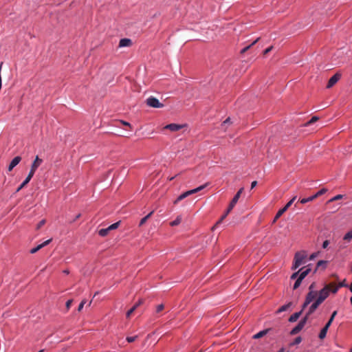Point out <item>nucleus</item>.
Here are the masks:
<instances>
[{"mask_svg": "<svg viewBox=\"0 0 352 352\" xmlns=\"http://www.w3.org/2000/svg\"><path fill=\"white\" fill-rule=\"evenodd\" d=\"M24 186H22V184L19 186V187L17 189V192L21 190Z\"/></svg>", "mask_w": 352, "mask_h": 352, "instance_id": "3c124183", "label": "nucleus"}, {"mask_svg": "<svg viewBox=\"0 0 352 352\" xmlns=\"http://www.w3.org/2000/svg\"><path fill=\"white\" fill-rule=\"evenodd\" d=\"M329 244V242L328 240L324 241L322 243V248L324 249L327 248L328 247Z\"/></svg>", "mask_w": 352, "mask_h": 352, "instance_id": "a18cd8bd", "label": "nucleus"}, {"mask_svg": "<svg viewBox=\"0 0 352 352\" xmlns=\"http://www.w3.org/2000/svg\"><path fill=\"white\" fill-rule=\"evenodd\" d=\"M286 310V305H282L278 310V312H282Z\"/></svg>", "mask_w": 352, "mask_h": 352, "instance_id": "c03bdc74", "label": "nucleus"}, {"mask_svg": "<svg viewBox=\"0 0 352 352\" xmlns=\"http://www.w3.org/2000/svg\"><path fill=\"white\" fill-rule=\"evenodd\" d=\"M231 123H232V122H231L230 118H228L227 119H226L221 124L222 127L221 130L226 131L227 126L230 124Z\"/></svg>", "mask_w": 352, "mask_h": 352, "instance_id": "412c9836", "label": "nucleus"}, {"mask_svg": "<svg viewBox=\"0 0 352 352\" xmlns=\"http://www.w3.org/2000/svg\"><path fill=\"white\" fill-rule=\"evenodd\" d=\"M120 223V221H118L116 223L111 224V226H109L108 227V230H109L111 231V230L117 229L118 228Z\"/></svg>", "mask_w": 352, "mask_h": 352, "instance_id": "7c9ffc66", "label": "nucleus"}, {"mask_svg": "<svg viewBox=\"0 0 352 352\" xmlns=\"http://www.w3.org/2000/svg\"><path fill=\"white\" fill-rule=\"evenodd\" d=\"M132 41L130 38H121L119 42V47H130L132 45Z\"/></svg>", "mask_w": 352, "mask_h": 352, "instance_id": "2eb2a0df", "label": "nucleus"}, {"mask_svg": "<svg viewBox=\"0 0 352 352\" xmlns=\"http://www.w3.org/2000/svg\"><path fill=\"white\" fill-rule=\"evenodd\" d=\"M260 38H257L256 39H255L251 44L248 45V46L245 47L244 48H243L240 53L241 54H244L245 52H246L248 50H249L253 45H254L258 41H259Z\"/></svg>", "mask_w": 352, "mask_h": 352, "instance_id": "6ab92c4d", "label": "nucleus"}, {"mask_svg": "<svg viewBox=\"0 0 352 352\" xmlns=\"http://www.w3.org/2000/svg\"><path fill=\"white\" fill-rule=\"evenodd\" d=\"M314 287H315V283H313L312 284H311V285L309 287V291H314Z\"/></svg>", "mask_w": 352, "mask_h": 352, "instance_id": "de8ad7c7", "label": "nucleus"}, {"mask_svg": "<svg viewBox=\"0 0 352 352\" xmlns=\"http://www.w3.org/2000/svg\"><path fill=\"white\" fill-rule=\"evenodd\" d=\"M333 284L327 285L323 289H322L318 294L317 300L320 302H322L329 295V293L332 292Z\"/></svg>", "mask_w": 352, "mask_h": 352, "instance_id": "423d86ee", "label": "nucleus"}, {"mask_svg": "<svg viewBox=\"0 0 352 352\" xmlns=\"http://www.w3.org/2000/svg\"><path fill=\"white\" fill-rule=\"evenodd\" d=\"M153 212L154 211L153 210L150 213H148L146 217L142 218L140 221L139 226H142V225H144L146 223V221L150 218V217L153 214Z\"/></svg>", "mask_w": 352, "mask_h": 352, "instance_id": "393cba45", "label": "nucleus"}, {"mask_svg": "<svg viewBox=\"0 0 352 352\" xmlns=\"http://www.w3.org/2000/svg\"><path fill=\"white\" fill-rule=\"evenodd\" d=\"M316 198V196H314V195L311 196V197H309L308 198H304V199H301L300 203L305 204V203H307L308 201H313Z\"/></svg>", "mask_w": 352, "mask_h": 352, "instance_id": "c756f323", "label": "nucleus"}, {"mask_svg": "<svg viewBox=\"0 0 352 352\" xmlns=\"http://www.w3.org/2000/svg\"><path fill=\"white\" fill-rule=\"evenodd\" d=\"M307 320V316H305L303 319H302L299 323L291 331V335H295L298 333L305 325L306 321Z\"/></svg>", "mask_w": 352, "mask_h": 352, "instance_id": "9d476101", "label": "nucleus"}, {"mask_svg": "<svg viewBox=\"0 0 352 352\" xmlns=\"http://www.w3.org/2000/svg\"><path fill=\"white\" fill-rule=\"evenodd\" d=\"M38 352H43V350H40Z\"/></svg>", "mask_w": 352, "mask_h": 352, "instance_id": "4d7b16f0", "label": "nucleus"}, {"mask_svg": "<svg viewBox=\"0 0 352 352\" xmlns=\"http://www.w3.org/2000/svg\"><path fill=\"white\" fill-rule=\"evenodd\" d=\"M80 214H78L77 216H76V219H78L80 217Z\"/></svg>", "mask_w": 352, "mask_h": 352, "instance_id": "5fc2aeb1", "label": "nucleus"}, {"mask_svg": "<svg viewBox=\"0 0 352 352\" xmlns=\"http://www.w3.org/2000/svg\"><path fill=\"white\" fill-rule=\"evenodd\" d=\"M340 77L341 74L339 73H336V74H334L329 80L328 83L327 85V88L329 89L332 87L340 80Z\"/></svg>", "mask_w": 352, "mask_h": 352, "instance_id": "f8f14e48", "label": "nucleus"}, {"mask_svg": "<svg viewBox=\"0 0 352 352\" xmlns=\"http://www.w3.org/2000/svg\"><path fill=\"white\" fill-rule=\"evenodd\" d=\"M316 256V254H312L311 256H310V258H309V260H313Z\"/></svg>", "mask_w": 352, "mask_h": 352, "instance_id": "8fccbe9b", "label": "nucleus"}, {"mask_svg": "<svg viewBox=\"0 0 352 352\" xmlns=\"http://www.w3.org/2000/svg\"><path fill=\"white\" fill-rule=\"evenodd\" d=\"M319 120V118L318 116H313L310 120L307 122L304 126H309L312 124L313 123L317 122Z\"/></svg>", "mask_w": 352, "mask_h": 352, "instance_id": "c85d7f7f", "label": "nucleus"}, {"mask_svg": "<svg viewBox=\"0 0 352 352\" xmlns=\"http://www.w3.org/2000/svg\"><path fill=\"white\" fill-rule=\"evenodd\" d=\"M164 308V306L163 304H160L159 305L157 306L156 307V312L157 313H160V311H162Z\"/></svg>", "mask_w": 352, "mask_h": 352, "instance_id": "58836bf2", "label": "nucleus"}, {"mask_svg": "<svg viewBox=\"0 0 352 352\" xmlns=\"http://www.w3.org/2000/svg\"><path fill=\"white\" fill-rule=\"evenodd\" d=\"M286 212V205L285 206H283L278 212L277 214H276L274 220H273V223H275L279 218L285 212Z\"/></svg>", "mask_w": 352, "mask_h": 352, "instance_id": "aec40b11", "label": "nucleus"}, {"mask_svg": "<svg viewBox=\"0 0 352 352\" xmlns=\"http://www.w3.org/2000/svg\"><path fill=\"white\" fill-rule=\"evenodd\" d=\"M300 314H301V312H300H300H296V313H295V314H292V315L289 317V322H296V321L299 318V317H300Z\"/></svg>", "mask_w": 352, "mask_h": 352, "instance_id": "5701e85b", "label": "nucleus"}, {"mask_svg": "<svg viewBox=\"0 0 352 352\" xmlns=\"http://www.w3.org/2000/svg\"><path fill=\"white\" fill-rule=\"evenodd\" d=\"M146 105L149 107L159 109L164 107V104L154 96H150L145 101Z\"/></svg>", "mask_w": 352, "mask_h": 352, "instance_id": "6e6552de", "label": "nucleus"}, {"mask_svg": "<svg viewBox=\"0 0 352 352\" xmlns=\"http://www.w3.org/2000/svg\"><path fill=\"white\" fill-rule=\"evenodd\" d=\"M85 303H86V300H82V302L80 303V305H78V311H80L82 309Z\"/></svg>", "mask_w": 352, "mask_h": 352, "instance_id": "4c0bfd02", "label": "nucleus"}, {"mask_svg": "<svg viewBox=\"0 0 352 352\" xmlns=\"http://www.w3.org/2000/svg\"><path fill=\"white\" fill-rule=\"evenodd\" d=\"M332 284L333 285V286H332V287H333L332 293H333V294H336L338 292L339 287L347 286V285L345 283V280H344L343 281L340 283L338 285H336L334 283H332Z\"/></svg>", "mask_w": 352, "mask_h": 352, "instance_id": "a211bd4d", "label": "nucleus"}, {"mask_svg": "<svg viewBox=\"0 0 352 352\" xmlns=\"http://www.w3.org/2000/svg\"><path fill=\"white\" fill-rule=\"evenodd\" d=\"M143 303V300L140 299L135 305L134 306L138 308L140 305H141Z\"/></svg>", "mask_w": 352, "mask_h": 352, "instance_id": "37998d69", "label": "nucleus"}, {"mask_svg": "<svg viewBox=\"0 0 352 352\" xmlns=\"http://www.w3.org/2000/svg\"><path fill=\"white\" fill-rule=\"evenodd\" d=\"M326 265H327V261H319L317 263V268H319L320 267H322L323 268H325Z\"/></svg>", "mask_w": 352, "mask_h": 352, "instance_id": "473e14b6", "label": "nucleus"}, {"mask_svg": "<svg viewBox=\"0 0 352 352\" xmlns=\"http://www.w3.org/2000/svg\"><path fill=\"white\" fill-rule=\"evenodd\" d=\"M307 256V253L306 251L302 250L297 252L294 256V263L292 266V270H296L300 265L305 264L306 263Z\"/></svg>", "mask_w": 352, "mask_h": 352, "instance_id": "20e7f679", "label": "nucleus"}, {"mask_svg": "<svg viewBox=\"0 0 352 352\" xmlns=\"http://www.w3.org/2000/svg\"><path fill=\"white\" fill-rule=\"evenodd\" d=\"M256 185H257V182L256 181L252 182V184H251V189L254 188Z\"/></svg>", "mask_w": 352, "mask_h": 352, "instance_id": "49530a36", "label": "nucleus"}, {"mask_svg": "<svg viewBox=\"0 0 352 352\" xmlns=\"http://www.w3.org/2000/svg\"><path fill=\"white\" fill-rule=\"evenodd\" d=\"M318 293L314 291H309V292L307 294L306 299L304 303V307L309 305L311 301H313L316 297L317 296Z\"/></svg>", "mask_w": 352, "mask_h": 352, "instance_id": "ddd939ff", "label": "nucleus"}, {"mask_svg": "<svg viewBox=\"0 0 352 352\" xmlns=\"http://www.w3.org/2000/svg\"><path fill=\"white\" fill-rule=\"evenodd\" d=\"M294 200V198L292 199L291 201H289V202H287V208L292 204L293 201Z\"/></svg>", "mask_w": 352, "mask_h": 352, "instance_id": "09e8293b", "label": "nucleus"}, {"mask_svg": "<svg viewBox=\"0 0 352 352\" xmlns=\"http://www.w3.org/2000/svg\"><path fill=\"white\" fill-rule=\"evenodd\" d=\"M350 301H351V305H352V296H351V298H350Z\"/></svg>", "mask_w": 352, "mask_h": 352, "instance_id": "6e6d98bb", "label": "nucleus"}, {"mask_svg": "<svg viewBox=\"0 0 352 352\" xmlns=\"http://www.w3.org/2000/svg\"><path fill=\"white\" fill-rule=\"evenodd\" d=\"M273 49V46H270L269 47H267V49H265L263 54L264 56H265L266 54H267L269 52H270L272 51V50Z\"/></svg>", "mask_w": 352, "mask_h": 352, "instance_id": "a19ab883", "label": "nucleus"}, {"mask_svg": "<svg viewBox=\"0 0 352 352\" xmlns=\"http://www.w3.org/2000/svg\"><path fill=\"white\" fill-rule=\"evenodd\" d=\"M42 162L43 160L39 158L38 156H36L31 166L30 173H32L33 175H34L36 170L38 168V166H41Z\"/></svg>", "mask_w": 352, "mask_h": 352, "instance_id": "9b49d317", "label": "nucleus"}, {"mask_svg": "<svg viewBox=\"0 0 352 352\" xmlns=\"http://www.w3.org/2000/svg\"><path fill=\"white\" fill-rule=\"evenodd\" d=\"M51 241H52V239H48V240L44 241L43 243L37 245L36 248H34L31 249L30 252L31 254H34V253L37 252L41 248H43V247L47 245Z\"/></svg>", "mask_w": 352, "mask_h": 352, "instance_id": "4468645a", "label": "nucleus"}, {"mask_svg": "<svg viewBox=\"0 0 352 352\" xmlns=\"http://www.w3.org/2000/svg\"><path fill=\"white\" fill-rule=\"evenodd\" d=\"M321 303L322 302L316 299V301L310 306L306 316L308 317L309 315L313 314Z\"/></svg>", "mask_w": 352, "mask_h": 352, "instance_id": "f3484780", "label": "nucleus"}, {"mask_svg": "<svg viewBox=\"0 0 352 352\" xmlns=\"http://www.w3.org/2000/svg\"><path fill=\"white\" fill-rule=\"evenodd\" d=\"M284 351V349L282 348L281 349H280V351L278 352H283Z\"/></svg>", "mask_w": 352, "mask_h": 352, "instance_id": "864d4df0", "label": "nucleus"}, {"mask_svg": "<svg viewBox=\"0 0 352 352\" xmlns=\"http://www.w3.org/2000/svg\"><path fill=\"white\" fill-rule=\"evenodd\" d=\"M243 190V188H241L234 195L233 199H232L231 202L230 203V205L225 212L224 214L222 215V217L220 218V219L214 224V226L212 228V230H214L223 221V219L227 217V215L230 212V211L233 209L236 204L237 203L241 194L242 193Z\"/></svg>", "mask_w": 352, "mask_h": 352, "instance_id": "7ed1b4c3", "label": "nucleus"}, {"mask_svg": "<svg viewBox=\"0 0 352 352\" xmlns=\"http://www.w3.org/2000/svg\"><path fill=\"white\" fill-rule=\"evenodd\" d=\"M342 197H343V195H337L336 196H335L333 198H331V199H329L328 202H333V201H338V200L341 199Z\"/></svg>", "mask_w": 352, "mask_h": 352, "instance_id": "2f4dec72", "label": "nucleus"}, {"mask_svg": "<svg viewBox=\"0 0 352 352\" xmlns=\"http://www.w3.org/2000/svg\"><path fill=\"white\" fill-rule=\"evenodd\" d=\"M146 130L151 131V132H154L155 130H160V131L170 130L171 131H177L179 130H183V132H185V131L190 132V131H194L195 129L190 126V125L187 123H183V124L171 123V124H168L165 126H163L160 129L146 128Z\"/></svg>", "mask_w": 352, "mask_h": 352, "instance_id": "f257e3e1", "label": "nucleus"}, {"mask_svg": "<svg viewBox=\"0 0 352 352\" xmlns=\"http://www.w3.org/2000/svg\"><path fill=\"white\" fill-rule=\"evenodd\" d=\"M138 336H128V337H126V340L128 342H133L138 338Z\"/></svg>", "mask_w": 352, "mask_h": 352, "instance_id": "e433bc0d", "label": "nucleus"}, {"mask_svg": "<svg viewBox=\"0 0 352 352\" xmlns=\"http://www.w3.org/2000/svg\"><path fill=\"white\" fill-rule=\"evenodd\" d=\"M72 302L73 300H68L67 302H66V309L67 310H69L70 307L72 306Z\"/></svg>", "mask_w": 352, "mask_h": 352, "instance_id": "79ce46f5", "label": "nucleus"}, {"mask_svg": "<svg viewBox=\"0 0 352 352\" xmlns=\"http://www.w3.org/2000/svg\"><path fill=\"white\" fill-rule=\"evenodd\" d=\"M33 175H34L32 173L29 172L28 175L27 176L25 179L22 183V186H25L29 183V182L31 180V179L32 178Z\"/></svg>", "mask_w": 352, "mask_h": 352, "instance_id": "a878e982", "label": "nucleus"}, {"mask_svg": "<svg viewBox=\"0 0 352 352\" xmlns=\"http://www.w3.org/2000/svg\"><path fill=\"white\" fill-rule=\"evenodd\" d=\"M350 352H352V347H351V349Z\"/></svg>", "mask_w": 352, "mask_h": 352, "instance_id": "13d9d810", "label": "nucleus"}, {"mask_svg": "<svg viewBox=\"0 0 352 352\" xmlns=\"http://www.w3.org/2000/svg\"><path fill=\"white\" fill-rule=\"evenodd\" d=\"M126 125L129 127L130 130H135V132H137L139 130L142 129V127L134 129L133 126H131L129 122L122 121V120H115L113 122V126H115L117 128H122V126Z\"/></svg>", "mask_w": 352, "mask_h": 352, "instance_id": "1a4fd4ad", "label": "nucleus"}, {"mask_svg": "<svg viewBox=\"0 0 352 352\" xmlns=\"http://www.w3.org/2000/svg\"><path fill=\"white\" fill-rule=\"evenodd\" d=\"M137 308L133 305L126 313V317L129 318Z\"/></svg>", "mask_w": 352, "mask_h": 352, "instance_id": "c9c22d12", "label": "nucleus"}, {"mask_svg": "<svg viewBox=\"0 0 352 352\" xmlns=\"http://www.w3.org/2000/svg\"><path fill=\"white\" fill-rule=\"evenodd\" d=\"M45 223V220L43 219L41 220L36 226V229H40L44 224Z\"/></svg>", "mask_w": 352, "mask_h": 352, "instance_id": "ea45409f", "label": "nucleus"}, {"mask_svg": "<svg viewBox=\"0 0 352 352\" xmlns=\"http://www.w3.org/2000/svg\"><path fill=\"white\" fill-rule=\"evenodd\" d=\"M337 313H338L337 311H334L332 313L329 321L327 322L325 326L322 329V330L320 331V332L319 333L318 337L320 339H324L326 337L327 331H328L329 327L331 326V323L333 322L336 316L337 315Z\"/></svg>", "mask_w": 352, "mask_h": 352, "instance_id": "0eeeda50", "label": "nucleus"}, {"mask_svg": "<svg viewBox=\"0 0 352 352\" xmlns=\"http://www.w3.org/2000/svg\"><path fill=\"white\" fill-rule=\"evenodd\" d=\"M302 340V338L300 336H298L297 338H295L294 341L291 342L290 343V345L291 346H293V345H295V344H298Z\"/></svg>", "mask_w": 352, "mask_h": 352, "instance_id": "72a5a7b5", "label": "nucleus"}, {"mask_svg": "<svg viewBox=\"0 0 352 352\" xmlns=\"http://www.w3.org/2000/svg\"><path fill=\"white\" fill-rule=\"evenodd\" d=\"M311 272L309 265L300 268L298 272H294L290 277L292 280L296 279L293 289H296L300 285L302 280L309 274Z\"/></svg>", "mask_w": 352, "mask_h": 352, "instance_id": "f03ea898", "label": "nucleus"}, {"mask_svg": "<svg viewBox=\"0 0 352 352\" xmlns=\"http://www.w3.org/2000/svg\"><path fill=\"white\" fill-rule=\"evenodd\" d=\"M21 160V157L20 156L15 157L9 164L8 171H11L17 164H19Z\"/></svg>", "mask_w": 352, "mask_h": 352, "instance_id": "dca6fc26", "label": "nucleus"}, {"mask_svg": "<svg viewBox=\"0 0 352 352\" xmlns=\"http://www.w3.org/2000/svg\"><path fill=\"white\" fill-rule=\"evenodd\" d=\"M349 289L350 291L352 292V283L351 284L350 287H349Z\"/></svg>", "mask_w": 352, "mask_h": 352, "instance_id": "603ef678", "label": "nucleus"}, {"mask_svg": "<svg viewBox=\"0 0 352 352\" xmlns=\"http://www.w3.org/2000/svg\"><path fill=\"white\" fill-rule=\"evenodd\" d=\"M182 221V217L181 216H178L174 221H171L170 223V225L171 226H176L177 225H179Z\"/></svg>", "mask_w": 352, "mask_h": 352, "instance_id": "bb28decb", "label": "nucleus"}, {"mask_svg": "<svg viewBox=\"0 0 352 352\" xmlns=\"http://www.w3.org/2000/svg\"><path fill=\"white\" fill-rule=\"evenodd\" d=\"M343 240L348 243L352 240V230L345 234V235L343 237Z\"/></svg>", "mask_w": 352, "mask_h": 352, "instance_id": "b1692460", "label": "nucleus"}, {"mask_svg": "<svg viewBox=\"0 0 352 352\" xmlns=\"http://www.w3.org/2000/svg\"><path fill=\"white\" fill-rule=\"evenodd\" d=\"M268 330L266 329V330H263V331H259L258 333H256L255 335L253 336V338L254 339H258V338H262L263 336H264L265 335H266V333H267Z\"/></svg>", "mask_w": 352, "mask_h": 352, "instance_id": "4be33fe9", "label": "nucleus"}, {"mask_svg": "<svg viewBox=\"0 0 352 352\" xmlns=\"http://www.w3.org/2000/svg\"><path fill=\"white\" fill-rule=\"evenodd\" d=\"M208 185V183L204 184V185H201L195 189H192V190H188L182 194H181L173 202V204L175 205L177 204L179 201L183 200L184 199L186 198L187 197L191 195H193L195 193H197L199 191H201V190L204 189Z\"/></svg>", "mask_w": 352, "mask_h": 352, "instance_id": "39448f33", "label": "nucleus"}, {"mask_svg": "<svg viewBox=\"0 0 352 352\" xmlns=\"http://www.w3.org/2000/svg\"><path fill=\"white\" fill-rule=\"evenodd\" d=\"M327 191V188H322L318 192H316V194L314 195V196H316V198L323 194H324Z\"/></svg>", "mask_w": 352, "mask_h": 352, "instance_id": "f704fd0d", "label": "nucleus"}, {"mask_svg": "<svg viewBox=\"0 0 352 352\" xmlns=\"http://www.w3.org/2000/svg\"><path fill=\"white\" fill-rule=\"evenodd\" d=\"M109 231L110 230H108V228H103L99 230L98 234L101 236H106L109 234Z\"/></svg>", "mask_w": 352, "mask_h": 352, "instance_id": "cd10ccee", "label": "nucleus"}]
</instances>
